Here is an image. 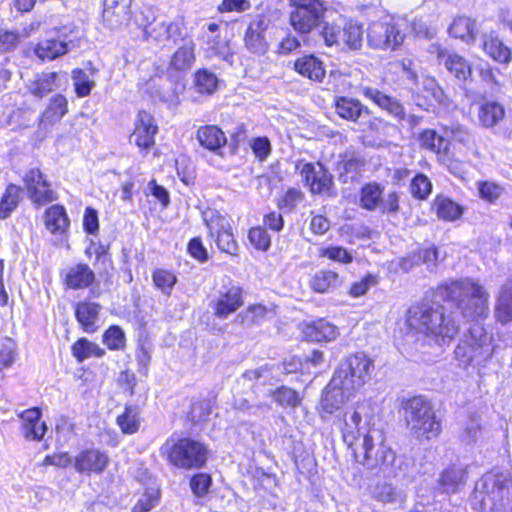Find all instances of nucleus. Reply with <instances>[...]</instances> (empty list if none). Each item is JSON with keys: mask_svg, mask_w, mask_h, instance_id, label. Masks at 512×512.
<instances>
[{"mask_svg": "<svg viewBox=\"0 0 512 512\" xmlns=\"http://www.w3.org/2000/svg\"><path fill=\"white\" fill-rule=\"evenodd\" d=\"M75 92L78 97H86L90 94L95 82L89 79V76L80 68L72 71Z\"/></svg>", "mask_w": 512, "mask_h": 512, "instance_id": "obj_55", "label": "nucleus"}, {"mask_svg": "<svg viewBox=\"0 0 512 512\" xmlns=\"http://www.w3.org/2000/svg\"><path fill=\"white\" fill-rule=\"evenodd\" d=\"M27 195L37 208H41L58 199V195L51 188L50 183L43 185V187H33L30 191H27Z\"/></svg>", "mask_w": 512, "mask_h": 512, "instance_id": "obj_51", "label": "nucleus"}, {"mask_svg": "<svg viewBox=\"0 0 512 512\" xmlns=\"http://www.w3.org/2000/svg\"><path fill=\"white\" fill-rule=\"evenodd\" d=\"M195 47L196 45L193 40H185L183 45L171 56L169 68L175 71L189 70L196 60Z\"/></svg>", "mask_w": 512, "mask_h": 512, "instance_id": "obj_31", "label": "nucleus"}, {"mask_svg": "<svg viewBox=\"0 0 512 512\" xmlns=\"http://www.w3.org/2000/svg\"><path fill=\"white\" fill-rule=\"evenodd\" d=\"M339 275L331 270H321L315 273L310 281V287L317 293H327L341 284Z\"/></svg>", "mask_w": 512, "mask_h": 512, "instance_id": "obj_38", "label": "nucleus"}, {"mask_svg": "<svg viewBox=\"0 0 512 512\" xmlns=\"http://www.w3.org/2000/svg\"><path fill=\"white\" fill-rule=\"evenodd\" d=\"M243 303L242 288L230 282L228 285L222 286L218 291L217 298L211 301L210 307L216 318L226 319L230 314L237 311Z\"/></svg>", "mask_w": 512, "mask_h": 512, "instance_id": "obj_12", "label": "nucleus"}, {"mask_svg": "<svg viewBox=\"0 0 512 512\" xmlns=\"http://www.w3.org/2000/svg\"><path fill=\"white\" fill-rule=\"evenodd\" d=\"M437 57L439 63L443 64L459 81H466L471 77V66L464 57L444 50H439Z\"/></svg>", "mask_w": 512, "mask_h": 512, "instance_id": "obj_24", "label": "nucleus"}, {"mask_svg": "<svg viewBox=\"0 0 512 512\" xmlns=\"http://www.w3.org/2000/svg\"><path fill=\"white\" fill-rule=\"evenodd\" d=\"M266 314L267 309L264 305H250L245 311L239 313L236 316L235 322L244 326H252L255 324H259L262 320H264Z\"/></svg>", "mask_w": 512, "mask_h": 512, "instance_id": "obj_52", "label": "nucleus"}, {"mask_svg": "<svg viewBox=\"0 0 512 512\" xmlns=\"http://www.w3.org/2000/svg\"><path fill=\"white\" fill-rule=\"evenodd\" d=\"M404 416L410 434L419 441H429L441 431V423L429 401L421 396L408 399L404 404Z\"/></svg>", "mask_w": 512, "mask_h": 512, "instance_id": "obj_5", "label": "nucleus"}, {"mask_svg": "<svg viewBox=\"0 0 512 512\" xmlns=\"http://www.w3.org/2000/svg\"><path fill=\"white\" fill-rule=\"evenodd\" d=\"M101 306L94 302H79L75 308V316L81 324L83 330L87 333H93L97 330V321Z\"/></svg>", "mask_w": 512, "mask_h": 512, "instance_id": "obj_28", "label": "nucleus"}, {"mask_svg": "<svg viewBox=\"0 0 512 512\" xmlns=\"http://www.w3.org/2000/svg\"><path fill=\"white\" fill-rule=\"evenodd\" d=\"M484 51L495 61L509 63L512 59L510 48L495 34H485L483 39Z\"/></svg>", "mask_w": 512, "mask_h": 512, "instance_id": "obj_34", "label": "nucleus"}, {"mask_svg": "<svg viewBox=\"0 0 512 512\" xmlns=\"http://www.w3.org/2000/svg\"><path fill=\"white\" fill-rule=\"evenodd\" d=\"M303 333L311 341H332L338 336V328L325 319H318L306 324Z\"/></svg>", "mask_w": 512, "mask_h": 512, "instance_id": "obj_27", "label": "nucleus"}, {"mask_svg": "<svg viewBox=\"0 0 512 512\" xmlns=\"http://www.w3.org/2000/svg\"><path fill=\"white\" fill-rule=\"evenodd\" d=\"M494 315L502 324L512 321V276L499 289Z\"/></svg>", "mask_w": 512, "mask_h": 512, "instance_id": "obj_25", "label": "nucleus"}, {"mask_svg": "<svg viewBox=\"0 0 512 512\" xmlns=\"http://www.w3.org/2000/svg\"><path fill=\"white\" fill-rule=\"evenodd\" d=\"M295 70L313 81H322L325 77L323 63L313 55H305L295 61Z\"/></svg>", "mask_w": 512, "mask_h": 512, "instance_id": "obj_35", "label": "nucleus"}, {"mask_svg": "<svg viewBox=\"0 0 512 512\" xmlns=\"http://www.w3.org/2000/svg\"><path fill=\"white\" fill-rule=\"evenodd\" d=\"M273 400L282 407H297L301 403L298 392L290 387L281 386L271 392Z\"/></svg>", "mask_w": 512, "mask_h": 512, "instance_id": "obj_53", "label": "nucleus"}, {"mask_svg": "<svg viewBox=\"0 0 512 512\" xmlns=\"http://www.w3.org/2000/svg\"><path fill=\"white\" fill-rule=\"evenodd\" d=\"M467 474L464 467L453 465L443 471L440 484L446 492H455L466 480Z\"/></svg>", "mask_w": 512, "mask_h": 512, "instance_id": "obj_44", "label": "nucleus"}, {"mask_svg": "<svg viewBox=\"0 0 512 512\" xmlns=\"http://www.w3.org/2000/svg\"><path fill=\"white\" fill-rule=\"evenodd\" d=\"M300 173L313 194L331 195L333 177L323 165L306 163Z\"/></svg>", "mask_w": 512, "mask_h": 512, "instance_id": "obj_13", "label": "nucleus"}, {"mask_svg": "<svg viewBox=\"0 0 512 512\" xmlns=\"http://www.w3.org/2000/svg\"><path fill=\"white\" fill-rule=\"evenodd\" d=\"M371 496L383 504H397L400 507H404L407 500V495L403 490H399L387 482L377 483L371 490Z\"/></svg>", "mask_w": 512, "mask_h": 512, "instance_id": "obj_29", "label": "nucleus"}, {"mask_svg": "<svg viewBox=\"0 0 512 512\" xmlns=\"http://www.w3.org/2000/svg\"><path fill=\"white\" fill-rule=\"evenodd\" d=\"M135 23L142 29L145 40L158 43L180 37L184 26L180 20L170 21L164 15H157L150 7L136 14Z\"/></svg>", "mask_w": 512, "mask_h": 512, "instance_id": "obj_8", "label": "nucleus"}, {"mask_svg": "<svg viewBox=\"0 0 512 512\" xmlns=\"http://www.w3.org/2000/svg\"><path fill=\"white\" fill-rule=\"evenodd\" d=\"M42 218L46 229L52 234L63 235L69 229L70 219L64 206L60 204L47 208Z\"/></svg>", "mask_w": 512, "mask_h": 512, "instance_id": "obj_23", "label": "nucleus"}, {"mask_svg": "<svg viewBox=\"0 0 512 512\" xmlns=\"http://www.w3.org/2000/svg\"><path fill=\"white\" fill-rule=\"evenodd\" d=\"M131 0H104L103 22L110 29H118L130 20Z\"/></svg>", "mask_w": 512, "mask_h": 512, "instance_id": "obj_18", "label": "nucleus"}, {"mask_svg": "<svg viewBox=\"0 0 512 512\" xmlns=\"http://www.w3.org/2000/svg\"><path fill=\"white\" fill-rule=\"evenodd\" d=\"M432 184L427 176L423 174L416 175L411 184L410 192L418 199H425L431 193Z\"/></svg>", "mask_w": 512, "mask_h": 512, "instance_id": "obj_58", "label": "nucleus"}, {"mask_svg": "<svg viewBox=\"0 0 512 512\" xmlns=\"http://www.w3.org/2000/svg\"><path fill=\"white\" fill-rule=\"evenodd\" d=\"M249 241L258 250L266 251L269 249L271 240L270 236L262 227L251 228L248 234Z\"/></svg>", "mask_w": 512, "mask_h": 512, "instance_id": "obj_61", "label": "nucleus"}, {"mask_svg": "<svg viewBox=\"0 0 512 512\" xmlns=\"http://www.w3.org/2000/svg\"><path fill=\"white\" fill-rule=\"evenodd\" d=\"M21 187L10 184L7 186L6 191L0 201V218H7L10 213L17 207L21 198Z\"/></svg>", "mask_w": 512, "mask_h": 512, "instance_id": "obj_50", "label": "nucleus"}, {"mask_svg": "<svg viewBox=\"0 0 512 512\" xmlns=\"http://www.w3.org/2000/svg\"><path fill=\"white\" fill-rule=\"evenodd\" d=\"M436 294L442 300L454 303L469 320L474 321L488 314L489 293L472 279L465 278L440 285Z\"/></svg>", "mask_w": 512, "mask_h": 512, "instance_id": "obj_3", "label": "nucleus"}, {"mask_svg": "<svg viewBox=\"0 0 512 512\" xmlns=\"http://www.w3.org/2000/svg\"><path fill=\"white\" fill-rule=\"evenodd\" d=\"M26 87L33 96L41 99L59 87L58 75L55 72L36 74L27 82Z\"/></svg>", "mask_w": 512, "mask_h": 512, "instance_id": "obj_26", "label": "nucleus"}, {"mask_svg": "<svg viewBox=\"0 0 512 512\" xmlns=\"http://www.w3.org/2000/svg\"><path fill=\"white\" fill-rule=\"evenodd\" d=\"M339 421L341 423L340 429L343 441L350 448H352L356 444V440L361 436L363 437L367 429L372 426L366 422H362L360 407L346 410Z\"/></svg>", "mask_w": 512, "mask_h": 512, "instance_id": "obj_14", "label": "nucleus"}, {"mask_svg": "<svg viewBox=\"0 0 512 512\" xmlns=\"http://www.w3.org/2000/svg\"><path fill=\"white\" fill-rule=\"evenodd\" d=\"M68 111L67 99L57 94L50 100L48 108L41 115V123L54 124L58 122Z\"/></svg>", "mask_w": 512, "mask_h": 512, "instance_id": "obj_42", "label": "nucleus"}, {"mask_svg": "<svg viewBox=\"0 0 512 512\" xmlns=\"http://www.w3.org/2000/svg\"><path fill=\"white\" fill-rule=\"evenodd\" d=\"M76 47H78L76 37L69 39V41L45 39L37 44L35 54L42 60H54Z\"/></svg>", "mask_w": 512, "mask_h": 512, "instance_id": "obj_21", "label": "nucleus"}, {"mask_svg": "<svg viewBox=\"0 0 512 512\" xmlns=\"http://www.w3.org/2000/svg\"><path fill=\"white\" fill-rule=\"evenodd\" d=\"M109 457L98 449L82 451L75 459L74 467L78 472L101 473L107 467Z\"/></svg>", "mask_w": 512, "mask_h": 512, "instance_id": "obj_20", "label": "nucleus"}, {"mask_svg": "<svg viewBox=\"0 0 512 512\" xmlns=\"http://www.w3.org/2000/svg\"><path fill=\"white\" fill-rule=\"evenodd\" d=\"M159 501V491L154 488H149L146 492L138 499L134 505L132 512H149L154 508Z\"/></svg>", "mask_w": 512, "mask_h": 512, "instance_id": "obj_57", "label": "nucleus"}, {"mask_svg": "<svg viewBox=\"0 0 512 512\" xmlns=\"http://www.w3.org/2000/svg\"><path fill=\"white\" fill-rule=\"evenodd\" d=\"M268 27V20L258 16L247 28L245 34V45L253 53L261 54L267 49V42L264 33Z\"/></svg>", "mask_w": 512, "mask_h": 512, "instance_id": "obj_22", "label": "nucleus"}, {"mask_svg": "<svg viewBox=\"0 0 512 512\" xmlns=\"http://www.w3.org/2000/svg\"><path fill=\"white\" fill-rule=\"evenodd\" d=\"M22 421L21 432L25 439L30 441H40L44 437L47 426L41 421V411L38 408H30L20 415Z\"/></svg>", "mask_w": 512, "mask_h": 512, "instance_id": "obj_19", "label": "nucleus"}, {"mask_svg": "<svg viewBox=\"0 0 512 512\" xmlns=\"http://www.w3.org/2000/svg\"><path fill=\"white\" fill-rule=\"evenodd\" d=\"M505 114L504 107L497 102H486L481 105L478 113L480 123L484 127H493L500 120L503 119Z\"/></svg>", "mask_w": 512, "mask_h": 512, "instance_id": "obj_43", "label": "nucleus"}, {"mask_svg": "<svg viewBox=\"0 0 512 512\" xmlns=\"http://www.w3.org/2000/svg\"><path fill=\"white\" fill-rule=\"evenodd\" d=\"M158 127L151 114L140 111L135 121V128L130 136V142L143 150H149L155 143Z\"/></svg>", "mask_w": 512, "mask_h": 512, "instance_id": "obj_15", "label": "nucleus"}, {"mask_svg": "<svg viewBox=\"0 0 512 512\" xmlns=\"http://www.w3.org/2000/svg\"><path fill=\"white\" fill-rule=\"evenodd\" d=\"M289 23L299 34H309L324 23L332 8L323 0H288Z\"/></svg>", "mask_w": 512, "mask_h": 512, "instance_id": "obj_7", "label": "nucleus"}, {"mask_svg": "<svg viewBox=\"0 0 512 512\" xmlns=\"http://www.w3.org/2000/svg\"><path fill=\"white\" fill-rule=\"evenodd\" d=\"M353 394L352 391H347L344 388L343 382L336 384L335 376H333L321 398L320 414L322 418L325 417L324 414L331 415L337 411Z\"/></svg>", "mask_w": 512, "mask_h": 512, "instance_id": "obj_17", "label": "nucleus"}, {"mask_svg": "<svg viewBox=\"0 0 512 512\" xmlns=\"http://www.w3.org/2000/svg\"><path fill=\"white\" fill-rule=\"evenodd\" d=\"M196 139L203 148L210 151L218 150L227 142L224 132L215 125L201 126L197 130Z\"/></svg>", "mask_w": 512, "mask_h": 512, "instance_id": "obj_30", "label": "nucleus"}, {"mask_svg": "<svg viewBox=\"0 0 512 512\" xmlns=\"http://www.w3.org/2000/svg\"><path fill=\"white\" fill-rule=\"evenodd\" d=\"M382 189L377 183H369L361 189L360 206L366 210L373 211L381 203Z\"/></svg>", "mask_w": 512, "mask_h": 512, "instance_id": "obj_49", "label": "nucleus"}, {"mask_svg": "<svg viewBox=\"0 0 512 512\" xmlns=\"http://www.w3.org/2000/svg\"><path fill=\"white\" fill-rule=\"evenodd\" d=\"M202 217L209 230V235L212 238L217 237L226 230H232L230 221L217 210L207 209L203 211Z\"/></svg>", "mask_w": 512, "mask_h": 512, "instance_id": "obj_40", "label": "nucleus"}, {"mask_svg": "<svg viewBox=\"0 0 512 512\" xmlns=\"http://www.w3.org/2000/svg\"><path fill=\"white\" fill-rule=\"evenodd\" d=\"M406 323L438 346L449 345L460 331L454 313L437 302L412 305L407 311Z\"/></svg>", "mask_w": 512, "mask_h": 512, "instance_id": "obj_1", "label": "nucleus"}, {"mask_svg": "<svg viewBox=\"0 0 512 512\" xmlns=\"http://www.w3.org/2000/svg\"><path fill=\"white\" fill-rule=\"evenodd\" d=\"M103 342L111 350H119L125 346V335L118 326H111L103 335Z\"/></svg>", "mask_w": 512, "mask_h": 512, "instance_id": "obj_60", "label": "nucleus"}, {"mask_svg": "<svg viewBox=\"0 0 512 512\" xmlns=\"http://www.w3.org/2000/svg\"><path fill=\"white\" fill-rule=\"evenodd\" d=\"M196 91L202 95H212L218 88L219 79L208 69H198L193 76Z\"/></svg>", "mask_w": 512, "mask_h": 512, "instance_id": "obj_39", "label": "nucleus"}, {"mask_svg": "<svg viewBox=\"0 0 512 512\" xmlns=\"http://www.w3.org/2000/svg\"><path fill=\"white\" fill-rule=\"evenodd\" d=\"M353 450L355 460L369 470L380 469L394 476L405 475L409 471L407 458L396 455L386 444L384 431L376 426L367 429L360 445Z\"/></svg>", "mask_w": 512, "mask_h": 512, "instance_id": "obj_2", "label": "nucleus"}, {"mask_svg": "<svg viewBox=\"0 0 512 512\" xmlns=\"http://www.w3.org/2000/svg\"><path fill=\"white\" fill-rule=\"evenodd\" d=\"M95 274L87 264H77L71 267L65 276V284L70 289H83L90 286Z\"/></svg>", "mask_w": 512, "mask_h": 512, "instance_id": "obj_32", "label": "nucleus"}, {"mask_svg": "<svg viewBox=\"0 0 512 512\" xmlns=\"http://www.w3.org/2000/svg\"><path fill=\"white\" fill-rule=\"evenodd\" d=\"M207 448L200 442L183 438L168 439L160 448V454L175 467L191 470L203 467L207 461Z\"/></svg>", "mask_w": 512, "mask_h": 512, "instance_id": "obj_6", "label": "nucleus"}, {"mask_svg": "<svg viewBox=\"0 0 512 512\" xmlns=\"http://www.w3.org/2000/svg\"><path fill=\"white\" fill-rule=\"evenodd\" d=\"M152 280L158 289H160L164 294L170 295L177 282V277L174 273L168 270L157 269L152 274Z\"/></svg>", "mask_w": 512, "mask_h": 512, "instance_id": "obj_54", "label": "nucleus"}, {"mask_svg": "<svg viewBox=\"0 0 512 512\" xmlns=\"http://www.w3.org/2000/svg\"><path fill=\"white\" fill-rule=\"evenodd\" d=\"M365 162L358 156H351L343 158L337 163L336 171L338 179L342 183H349L357 180L360 175Z\"/></svg>", "mask_w": 512, "mask_h": 512, "instance_id": "obj_36", "label": "nucleus"}, {"mask_svg": "<svg viewBox=\"0 0 512 512\" xmlns=\"http://www.w3.org/2000/svg\"><path fill=\"white\" fill-rule=\"evenodd\" d=\"M479 195L482 199L494 202L496 201L502 194L503 189L499 185L492 182H482L478 187Z\"/></svg>", "mask_w": 512, "mask_h": 512, "instance_id": "obj_64", "label": "nucleus"}, {"mask_svg": "<svg viewBox=\"0 0 512 512\" xmlns=\"http://www.w3.org/2000/svg\"><path fill=\"white\" fill-rule=\"evenodd\" d=\"M335 108L341 118L353 122L357 121L363 114H370L368 107L364 106L359 100L348 97H339L336 100Z\"/></svg>", "mask_w": 512, "mask_h": 512, "instance_id": "obj_33", "label": "nucleus"}, {"mask_svg": "<svg viewBox=\"0 0 512 512\" xmlns=\"http://www.w3.org/2000/svg\"><path fill=\"white\" fill-rule=\"evenodd\" d=\"M474 500L481 512H512V475L492 470L475 485Z\"/></svg>", "mask_w": 512, "mask_h": 512, "instance_id": "obj_4", "label": "nucleus"}, {"mask_svg": "<svg viewBox=\"0 0 512 512\" xmlns=\"http://www.w3.org/2000/svg\"><path fill=\"white\" fill-rule=\"evenodd\" d=\"M215 241L218 248L222 252H225L230 255H236L238 245L236 240L234 239L232 230H226L224 233H220L217 237H215Z\"/></svg>", "mask_w": 512, "mask_h": 512, "instance_id": "obj_63", "label": "nucleus"}, {"mask_svg": "<svg viewBox=\"0 0 512 512\" xmlns=\"http://www.w3.org/2000/svg\"><path fill=\"white\" fill-rule=\"evenodd\" d=\"M212 485V478L209 474L198 473L194 475L190 480V488L193 494L198 497H204Z\"/></svg>", "mask_w": 512, "mask_h": 512, "instance_id": "obj_59", "label": "nucleus"}, {"mask_svg": "<svg viewBox=\"0 0 512 512\" xmlns=\"http://www.w3.org/2000/svg\"><path fill=\"white\" fill-rule=\"evenodd\" d=\"M343 28L338 25L330 24L324 21L321 35L328 46L340 45L342 41Z\"/></svg>", "mask_w": 512, "mask_h": 512, "instance_id": "obj_62", "label": "nucleus"}, {"mask_svg": "<svg viewBox=\"0 0 512 512\" xmlns=\"http://www.w3.org/2000/svg\"><path fill=\"white\" fill-rule=\"evenodd\" d=\"M72 354L78 362H83L90 357H102L105 350L100 348L96 343L86 338H80L72 345Z\"/></svg>", "mask_w": 512, "mask_h": 512, "instance_id": "obj_45", "label": "nucleus"}, {"mask_svg": "<svg viewBox=\"0 0 512 512\" xmlns=\"http://www.w3.org/2000/svg\"><path fill=\"white\" fill-rule=\"evenodd\" d=\"M341 44L346 45L350 50H359L363 42V29L353 21L346 22L343 26Z\"/></svg>", "mask_w": 512, "mask_h": 512, "instance_id": "obj_48", "label": "nucleus"}, {"mask_svg": "<svg viewBox=\"0 0 512 512\" xmlns=\"http://www.w3.org/2000/svg\"><path fill=\"white\" fill-rule=\"evenodd\" d=\"M433 207L437 216L445 221H454L463 213L461 206L445 197H437L434 201Z\"/></svg>", "mask_w": 512, "mask_h": 512, "instance_id": "obj_46", "label": "nucleus"}, {"mask_svg": "<svg viewBox=\"0 0 512 512\" xmlns=\"http://www.w3.org/2000/svg\"><path fill=\"white\" fill-rule=\"evenodd\" d=\"M359 93L371 100L382 110H385L397 121H403L406 119L405 109L400 101L395 97H392L375 87L367 85H361L359 87Z\"/></svg>", "mask_w": 512, "mask_h": 512, "instance_id": "obj_16", "label": "nucleus"}, {"mask_svg": "<svg viewBox=\"0 0 512 512\" xmlns=\"http://www.w3.org/2000/svg\"><path fill=\"white\" fill-rule=\"evenodd\" d=\"M117 424L124 434H134L140 427V411L137 407L128 406L117 417Z\"/></svg>", "mask_w": 512, "mask_h": 512, "instance_id": "obj_47", "label": "nucleus"}, {"mask_svg": "<svg viewBox=\"0 0 512 512\" xmlns=\"http://www.w3.org/2000/svg\"><path fill=\"white\" fill-rule=\"evenodd\" d=\"M491 336L478 323L471 325L469 335L455 349V354L464 363L482 360L492 354Z\"/></svg>", "mask_w": 512, "mask_h": 512, "instance_id": "obj_10", "label": "nucleus"}, {"mask_svg": "<svg viewBox=\"0 0 512 512\" xmlns=\"http://www.w3.org/2000/svg\"><path fill=\"white\" fill-rule=\"evenodd\" d=\"M374 369L373 361L363 353H356L343 361L335 371V383L343 382L347 391L355 393Z\"/></svg>", "mask_w": 512, "mask_h": 512, "instance_id": "obj_9", "label": "nucleus"}, {"mask_svg": "<svg viewBox=\"0 0 512 512\" xmlns=\"http://www.w3.org/2000/svg\"><path fill=\"white\" fill-rule=\"evenodd\" d=\"M422 148L430 150L438 155L447 154L448 141L439 135L435 130L427 129L422 131L418 137Z\"/></svg>", "mask_w": 512, "mask_h": 512, "instance_id": "obj_41", "label": "nucleus"}, {"mask_svg": "<svg viewBox=\"0 0 512 512\" xmlns=\"http://www.w3.org/2000/svg\"><path fill=\"white\" fill-rule=\"evenodd\" d=\"M449 34L466 43H473L477 35L476 21L467 16H458L450 25Z\"/></svg>", "mask_w": 512, "mask_h": 512, "instance_id": "obj_37", "label": "nucleus"}, {"mask_svg": "<svg viewBox=\"0 0 512 512\" xmlns=\"http://www.w3.org/2000/svg\"><path fill=\"white\" fill-rule=\"evenodd\" d=\"M16 354V343L10 338L4 339L0 345V371L10 367L14 363Z\"/></svg>", "mask_w": 512, "mask_h": 512, "instance_id": "obj_56", "label": "nucleus"}, {"mask_svg": "<svg viewBox=\"0 0 512 512\" xmlns=\"http://www.w3.org/2000/svg\"><path fill=\"white\" fill-rule=\"evenodd\" d=\"M404 41V35L394 23L373 22L367 29V44L377 50H394Z\"/></svg>", "mask_w": 512, "mask_h": 512, "instance_id": "obj_11", "label": "nucleus"}]
</instances>
